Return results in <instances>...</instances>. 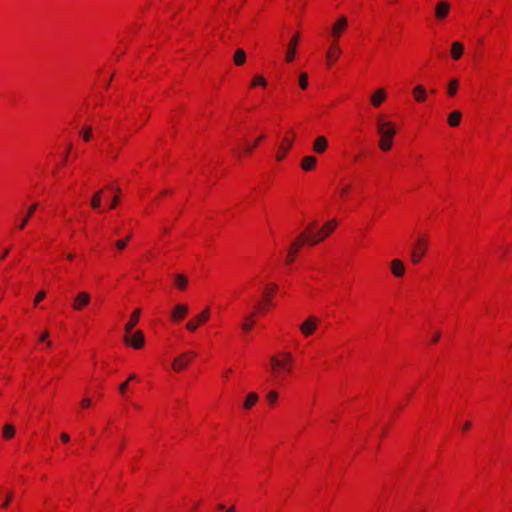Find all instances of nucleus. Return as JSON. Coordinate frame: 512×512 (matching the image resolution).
Wrapping results in <instances>:
<instances>
[{"label": "nucleus", "mask_w": 512, "mask_h": 512, "mask_svg": "<svg viewBox=\"0 0 512 512\" xmlns=\"http://www.w3.org/2000/svg\"><path fill=\"white\" fill-rule=\"evenodd\" d=\"M335 227L336 222L329 221L318 232H316L315 229L317 228V223L312 221L307 224L305 230L300 234V240L306 241L307 244L314 246L328 237L334 231Z\"/></svg>", "instance_id": "1"}, {"label": "nucleus", "mask_w": 512, "mask_h": 512, "mask_svg": "<svg viewBox=\"0 0 512 512\" xmlns=\"http://www.w3.org/2000/svg\"><path fill=\"white\" fill-rule=\"evenodd\" d=\"M377 132L380 136L379 147L382 151H388L393 145V137L396 134V128L391 121L384 120L379 116L376 123Z\"/></svg>", "instance_id": "2"}, {"label": "nucleus", "mask_w": 512, "mask_h": 512, "mask_svg": "<svg viewBox=\"0 0 512 512\" xmlns=\"http://www.w3.org/2000/svg\"><path fill=\"white\" fill-rule=\"evenodd\" d=\"M284 359H279L276 356H272L270 361L274 374L277 376L279 369L285 370L290 373L292 370L293 356L290 352L283 353Z\"/></svg>", "instance_id": "3"}, {"label": "nucleus", "mask_w": 512, "mask_h": 512, "mask_svg": "<svg viewBox=\"0 0 512 512\" xmlns=\"http://www.w3.org/2000/svg\"><path fill=\"white\" fill-rule=\"evenodd\" d=\"M123 340L126 344L132 346L134 349L142 348L145 343L144 334L140 330L131 333L125 332Z\"/></svg>", "instance_id": "4"}, {"label": "nucleus", "mask_w": 512, "mask_h": 512, "mask_svg": "<svg viewBox=\"0 0 512 512\" xmlns=\"http://www.w3.org/2000/svg\"><path fill=\"white\" fill-rule=\"evenodd\" d=\"M197 354L194 351H188L185 353H182L180 356H178L172 363V368L176 372H180L184 370L190 363V361L195 358Z\"/></svg>", "instance_id": "5"}, {"label": "nucleus", "mask_w": 512, "mask_h": 512, "mask_svg": "<svg viewBox=\"0 0 512 512\" xmlns=\"http://www.w3.org/2000/svg\"><path fill=\"white\" fill-rule=\"evenodd\" d=\"M426 247H427V244L423 239L418 238L416 240V244L411 252V260L413 263L417 264L420 262L421 258L423 257V255L426 252Z\"/></svg>", "instance_id": "6"}, {"label": "nucleus", "mask_w": 512, "mask_h": 512, "mask_svg": "<svg viewBox=\"0 0 512 512\" xmlns=\"http://www.w3.org/2000/svg\"><path fill=\"white\" fill-rule=\"evenodd\" d=\"M210 317V311H209V308H206L205 310H203L201 313H199L195 319L193 320H190L189 322H187L186 324V328L189 330V331H195L198 326L202 323H205Z\"/></svg>", "instance_id": "7"}, {"label": "nucleus", "mask_w": 512, "mask_h": 512, "mask_svg": "<svg viewBox=\"0 0 512 512\" xmlns=\"http://www.w3.org/2000/svg\"><path fill=\"white\" fill-rule=\"evenodd\" d=\"M89 303H90V294L87 292H80L75 296L74 301L72 303V308L75 311H81Z\"/></svg>", "instance_id": "8"}, {"label": "nucleus", "mask_w": 512, "mask_h": 512, "mask_svg": "<svg viewBox=\"0 0 512 512\" xmlns=\"http://www.w3.org/2000/svg\"><path fill=\"white\" fill-rule=\"evenodd\" d=\"M317 325V318L310 316L300 325V331L303 333L304 336H310L314 333Z\"/></svg>", "instance_id": "9"}, {"label": "nucleus", "mask_w": 512, "mask_h": 512, "mask_svg": "<svg viewBox=\"0 0 512 512\" xmlns=\"http://www.w3.org/2000/svg\"><path fill=\"white\" fill-rule=\"evenodd\" d=\"M348 19L344 16L340 17L339 20L332 27V36L335 42L338 41L342 32L347 28Z\"/></svg>", "instance_id": "10"}, {"label": "nucleus", "mask_w": 512, "mask_h": 512, "mask_svg": "<svg viewBox=\"0 0 512 512\" xmlns=\"http://www.w3.org/2000/svg\"><path fill=\"white\" fill-rule=\"evenodd\" d=\"M306 243V241L300 240V235L292 242L288 255H287V263H292L295 260V257L299 251L301 245Z\"/></svg>", "instance_id": "11"}, {"label": "nucleus", "mask_w": 512, "mask_h": 512, "mask_svg": "<svg viewBox=\"0 0 512 512\" xmlns=\"http://www.w3.org/2000/svg\"><path fill=\"white\" fill-rule=\"evenodd\" d=\"M450 11V5L446 1H439L435 7V16L439 20L446 18Z\"/></svg>", "instance_id": "12"}, {"label": "nucleus", "mask_w": 512, "mask_h": 512, "mask_svg": "<svg viewBox=\"0 0 512 512\" xmlns=\"http://www.w3.org/2000/svg\"><path fill=\"white\" fill-rule=\"evenodd\" d=\"M188 313V306L185 304H178L174 307L171 318L174 321H180L182 320Z\"/></svg>", "instance_id": "13"}, {"label": "nucleus", "mask_w": 512, "mask_h": 512, "mask_svg": "<svg viewBox=\"0 0 512 512\" xmlns=\"http://www.w3.org/2000/svg\"><path fill=\"white\" fill-rule=\"evenodd\" d=\"M278 289V285L276 283H269L263 291V299L266 305H271L272 296L275 291Z\"/></svg>", "instance_id": "14"}, {"label": "nucleus", "mask_w": 512, "mask_h": 512, "mask_svg": "<svg viewBox=\"0 0 512 512\" xmlns=\"http://www.w3.org/2000/svg\"><path fill=\"white\" fill-rule=\"evenodd\" d=\"M391 272L395 277H402L405 273V266L400 259L391 262Z\"/></svg>", "instance_id": "15"}, {"label": "nucleus", "mask_w": 512, "mask_h": 512, "mask_svg": "<svg viewBox=\"0 0 512 512\" xmlns=\"http://www.w3.org/2000/svg\"><path fill=\"white\" fill-rule=\"evenodd\" d=\"M140 313H141L140 309H136V310L132 313V315H131V317H130L129 321H128V322L126 323V325H125V328H124L125 332H127V333H131V332H132L133 328H134V327L137 325V323L139 322Z\"/></svg>", "instance_id": "16"}, {"label": "nucleus", "mask_w": 512, "mask_h": 512, "mask_svg": "<svg viewBox=\"0 0 512 512\" xmlns=\"http://www.w3.org/2000/svg\"><path fill=\"white\" fill-rule=\"evenodd\" d=\"M297 42H298V35L296 34L291 39V41H290V43L288 45V50H287V54H286L287 62H292L294 60L295 53H296Z\"/></svg>", "instance_id": "17"}, {"label": "nucleus", "mask_w": 512, "mask_h": 512, "mask_svg": "<svg viewBox=\"0 0 512 512\" xmlns=\"http://www.w3.org/2000/svg\"><path fill=\"white\" fill-rule=\"evenodd\" d=\"M340 53H341L340 47L338 46L337 42L334 41L327 52L328 62L331 64L332 62L336 61L338 59Z\"/></svg>", "instance_id": "18"}, {"label": "nucleus", "mask_w": 512, "mask_h": 512, "mask_svg": "<svg viewBox=\"0 0 512 512\" xmlns=\"http://www.w3.org/2000/svg\"><path fill=\"white\" fill-rule=\"evenodd\" d=\"M464 52V45L459 42H453L451 46V56L454 60H458L462 57Z\"/></svg>", "instance_id": "19"}, {"label": "nucleus", "mask_w": 512, "mask_h": 512, "mask_svg": "<svg viewBox=\"0 0 512 512\" xmlns=\"http://www.w3.org/2000/svg\"><path fill=\"white\" fill-rule=\"evenodd\" d=\"M327 148V140L324 136H319L315 139L313 144V150L316 153H323Z\"/></svg>", "instance_id": "20"}, {"label": "nucleus", "mask_w": 512, "mask_h": 512, "mask_svg": "<svg viewBox=\"0 0 512 512\" xmlns=\"http://www.w3.org/2000/svg\"><path fill=\"white\" fill-rule=\"evenodd\" d=\"M317 159L314 156H306L302 159L301 167L304 171H311L316 165Z\"/></svg>", "instance_id": "21"}, {"label": "nucleus", "mask_w": 512, "mask_h": 512, "mask_svg": "<svg viewBox=\"0 0 512 512\" xmlns=\"http://www.w3.org/2000/svg\"><path fill=\"white\" fill-rule=\"evenodd\" d=\"M38 207V204L37 203H34L32 204L31 206H29L28 208V211H27V214L23 217V219L20 221L18 227L19 229H23L25 228V226L27 225L30 217L33 215V213L36 211Z\"/></svg>", "instance_id": "22"}, {"label": "nucleus", "mask_w": 512, "mask_h": 512, "mask_svg": "<svg viewBox=\"0 0 512 512\" xmlns=\"http://www.w3.org/2000/svg\"><path fill=\"white\" fill-rule=\"evenodd\" d=\"M413 95L417 102H424L426 100V89L422 85H417L413 89Z\"/></svg>", "instance_id": "23"}, {"label": "nucleus", "mask_w": 512, "mask_h": 512, "mask_svg": "<svg viewBox=\"0 0 512 512\" xmlns=\"http://www.w3.org/2000/svg\"><path fill=\"white\" fill-rule=\"evenodd\" d=\"M255 324V316L254 314L246 315L244 318V322L241 325V328L244 332H249L252 330Z\"/></svg>", "instance_id": "24"}, {"label": "nucleus", "mask_w": 512, "mask_h": 512, "mask_svg": "<svg viewBox=\"0 0 512 512\" xmlns=\"http://www.w3.org/2000/svg\"><path fill=\"white\" fill-rule=\"evenodd\" d=\"M386 98V94L383 89L377 90L371 98L372 105L377 107L379 106Z\"/></svg>", "instance_id": "25"}, {"label": "nucleus", "mask_w": 512, "mask_h": 512, "mask_svg": "<svg viewBox=\"0 0 512 512\" xmlns=\"http://www.w3.org/2000/svg\"><path fill=\"white\" fill-rule=\"evenodd\" d=\"M462 114L460 111L456 110L449 114L448 116V124L451 127H456L460 124Z\"/></svg>", "instance_id": "26"}, {"label": "nucleus", "mask_w": 512, "mask_h": 512, "mask_svg": "<svg viewBox=\"0 0 512 512\" xmlns=\"http://www.w3.org/2000/svg\"><path fill=\"white\" fill-rule=\"evenodd\" d=\"M102 196H103V190L102 189L96 191L93 194L92 199H91V203H90L92 208H94V209L100 208Z\"/></svg>", "instance_id": "27"}, {"label": "nucleus", "mask_w": 512, "mask_h": 512, "mask_svg": "<svg viewBox=\"0 0 512 512\" xmlns=\"http://www.w3.org/2000/svg\"><path fill=\"white\" fill-rule=\"evenodd\" d=\"M246 61V53L243 49H237L234 54V63L237 66L243 65Z\"/></svg>", "instance_id": "28"}, {"label": "nucleus", "mask_w": 512, "mask_h": 512, "mask_svg": "<svg viewBox=\"0 0 512 512\" xmlns=\"http://www.w3.org/2000/svg\"><path fill=\"white\" fill-rule=\"evenodd\" d=\"M257 401H258V395L255 392L249 393L244 402V408L247 410L251 409Z\"/></svg>", "instance_id": "29"}, {"label": "nucleus", "mask_w": 512, "mask_h": 512, "mask_svg": "<svg viewBox=\"0 0 512 512\" xmlns=\"http://www.w3.org/2000/svg\"><path fill=\"white\" fill-rule=\"evenodd\" d=\"M175 284L179 289L183 290L186 288V286L188 284V279L182 274H176L175 275Z\"/></svg>", "instance_id": "30"}, {"label": "nucleus", "mask_w": 512, "mask_h": 512, "mask_svg": "<svg viewBox=\"0 0 512 512\" xmlns=\"http://www.w3.org/2000/svg\"><path fill=\"white\" fill-rule=\"evenodd\" d=\"M3 437L7 440L11 439L15 434V427L12 424H6L3 427Z\"/></svg>", "instance_id": "31"}, {"label": "nucleus", "mask_w": 512, "mask_h": 512, "mask_svg": "<svg viewBox=\"0 0 512 512\" xmlns=\"http://www.w3.org/2000/svg\"><path fill=\"white\" fill-rule=\"evenodd\" d=\"M459 82L456 78L451 79L448 83L447 93L449 96H454L457 92Z\"/></svg>", "instance_id": "32"}, {"label": "nucleus", "mask_w": 512, "mask_h": 512, "mask_svg": "<svg viewBox=\"0 0 512 512\" xmlns=\"http://www.w3.org/2000/svg\"><path fill=\"white\" fill-rule=\"evenodd\" d=\"M299 85L303 90L307 89L308 87V75L304 72L299 76Z\"/></svg>", "instance_id": "33"}, {"label": "nucleus", "mask_w": 512, "mask_h": 512, "mask_svg": "<svg viewBox=\"0 0 512 512\" xmlns=\"http://www.w3.org/2000/svg\"><path fill=\"white\" fill-rule=\"evenodd\" d=\"M81 135L83 137V139L85 141H89L91 136H92V128L90 126L88 127H85L82 131H81Z\"/></svg>", "instance_id": "34"}, {"label": "nucleus", "mask_w": 512, "mask_h": 512, "mask_svg": "<svg viewBox=\"0 0 512 512\" xmlns=\"http://www.w3.org/2000/svg\"><path fill=\"white\" fill-rule=\"evenodd\" d=\"M283 142L285 143V145H281L280 150H284L285 152H288L292 146L293 138L289 139V138L285 137Z\"/></svg>", "instance_id": "35"}, {"label": "nucleus", "mask_w": 512, "mask_h": 512, "mask_svg": "<svg viewBox=\"0 0 512 512\" xmlns=\"http://www.w3.org/2000/svg\"><path fill=\"white\" fill-rule=\"evenodd\" d=\"M266 84H267V82L262 76H256L252 81V86H256V85L265 86Z\"/></svg>", "instance_id": "36"}, {"label": "nucleus", "mask_w": 512, "mask_h": 512, "mask_svg": "<svg viewBox=\"0 0 512 512\" xmlns=\"http://www.w3.org/2000/svg\"><path fill=\"white\" fill-rule=\"evenodd\" d=\"M263 137H264V136H260V137L255 141V142H253V145H247V146L245 147V152H246L247 154L252 153V151H253L254 147H256V146L258 145V143L260 142V140H261Z\"/></svg>", "instance_id": "37"}, {"label": "nucleus", "mask_w": 512, "mask_h": 512, "mask_svg": "<svg viewBox=\"0 0 512 512\" xmlns=\"http://www.w3.org/2000/svg\"><path fill=\"white\" fill-rule=\"evenodd\" d=\"M12 498H13V492L12 491H8L7 494H6L5 500H4L3 504H2V507L3 508H7L9 506Z\"/></svg>", "instance_id": "38"}, {"label": "nucleus", "mask_w": 512, "mask_h": 512, "mask_svg": "<svg viewBox=\"0 0 512 512\" xmlns=\"http://www.w3.org/2000/svg\"><path fill=\"white\" fill-rule=\"evenodd\" d=\"M277 398H278V394L276 391H270L267 394V399L270 402V404H274L276 402Z\"/></svg>", "instance_id": "39"}, {"label": "nucleus", "mask_w": 512, "mask_h": 512, "mask_svg": "<svg viewBox=\"0 0 512 512\" xmlns=\"http://www.w3.org/2000/svg\"><path fill=\"white\" fill-rule=\"evenodd\" d=\"M46 297L45 291H39L34 299V304L37 305L40 301H42Z\"/></svg>", "instance_id": "40"}, {"label": "nucleus", "mask_w": 512, "mask_h": 512, "mask_svg": "<svg viewBox=\"0 0 512 512\" xmlns=\"http://www.w3.org/2000/svg\"><path fill=\"white\" fill-rule=\"evenodd\" d=\"M128 384L129 382L128 381H125L123 383H121L119 385V392L122 394V395H125L126 391H127V388H128Z\"/></svg>", "instance_id": "41"}, {"label": "nucleus", "mask_w": 512, "mask_h": 512, "mask_svg": "<svg viewBox=\"0 0 512 512\" xmlns=\"http://www.w3.org/2000/svg\"><path fill=\"white\" fill-rule=\"evenodd\" d=\"M126 245H127V242L124 239L123 240H118L116 242V247H117L118 250H123L126 247Z\"/></svg>", "instance_id": "42"}, {"label": "nucleus", "mask_w": 512, "mask_h": 512, "mask_svg": "<svg viewBox=\"0 0 512 512\" xmlns=\"http://www.w3.org/2000/svg\"><path fill=\"white\" fill-rule=\"evenodd\" d=\"M286 153H287V152H285L284 150H281V152H279V153L276 155V160H277V161H282V160L284 159V157H285V154H286Z\"/></svg>", "instance_id": "43"}, {"label": "nucleus", "mask_w": 512, "mask_h": 512, "mask_svg": "<svg viewBox=\"0 0 512 512\" xmlns=\"http://www.w3.org/2000/svg\"><path fill=\"white\" fill-rule=\"evenodd\" d=\"M90 403H91L90 399L85 398V399H83V400L81 401V406H82V407H84V408H87V407H89V406H90Z\"/></svg>", "instance_id": "44"}, {"label": "nucleus", "mask_w": 512, "mask_h": 512, "mask_svg": "<svg viewBox=\"0 0 512 512\" xmlns=\"http://www.w3.org/2000/svg\"><path fill=\"white\" fill-rule=\"evenodd\" d=\"M118 201H119L118 196H117V195H116V196H113V199H112V203H111V205H110V208H111V209L115 208V207H116V205H117V203H118Z\"/></svg>", "instance_id": "45"}, {"label": "nucleus", "mask_w": 512, "mask_h": 512, "mask_svg": "<svg viewBox=\"0 0 512 512\" xmlns=\"http://www.w3.org/2000/svg\"><path fill=\"white\" fill-rule=\"evenodd\" d=\"M49 337V332L47 330H45L42 335L40 336L39 340L40 341H46V339Z\"/></svg>", "instance_id": "46"}, {"label": "nucleus", "mask_w": 512, "mask_h": 512, "mask_svg": "<svg viewBox=\"0 0 512 512\" xmlns=\"http://www.w3.org/2000/svg\"><path fill=\"white\" fill-rule=\"evenodd\" d=\"M61 439H62L63 442H68L70 437H69V435L67 433H62L61 434Z\"/></svg>", "instance_id": "47"}, {"label": "nucleus", "mask_w": 512, "mask_h": 512, "mask_svg": "<svg viewBox=\"0 0 512 512\" xmlns=\"http://www.w3.org/2000/svg\"><path fill=\"white\" fill-rule=\"evenodd\" d=\"M71 148H72V144L70 143V144H68V147H67V151H66V153H64V156H65V157H64V162H66V161H67L68 153H69V151H70V149H71Z\"/></svg>", "instance_id": "48"}, {"label": "nucleus", "mask_w": 512, "mask_h": 512, "mask_svg": "<svg viewBox=\"0 0 512 512\" xmlns=\"http://www.w3.org/2000/svg\"><path fill=\"white\" fill-rule=\"evenodd\" d=\"M440 339V332H436L432 338V342H437Z\"/></svg>", "instance_id": "49"}, {"label": "nucleus", "mask_w": 512, "mask_h": 512, "mask_svg": "<svg viewBox=\"0 0 512 512\" xmlns=\"http://www.w3.org/2000/svg\"><path fill=\"white\" fill-rule=\"evenodd\" d=\"M133 380H137V376H136V374L132 373V374L129 375V378H128L127 381L129 382V381H133Z\"/></svg>", "instance_id": "50"}, {"label": "nucleus", "mask_w": 512, "mask_h": 512, "mask_svg": "<svg viewBox=\"0 0 512 512\" xmlns=\"http://www.w3.org/2000/svg\"><path fill=\"white\" fill-rule=\"evenodd\" d=\"M471 425H472V424H471V422L467 421V422H465V424L463 425V429H464V430H468V429L471 427Z\"/></svg>", "instance_id": "51"}, {"label": "nucleus", "mask_w": 512, "mask_h": 512, "mask_svg": "<svg viewBox=\"0 0 512 512\" xmlns=\"http://www.w3.org/2000/svg\"><path fill=\"white\" fill-rule=\"evenodd\" d=\"M9 253V249H6L3 253L0 255V259H4Z\"/></svg>", "instance_id": "52"}, {"label": "nucleus", "mask_w": 512, "mask_h": 512, "mask_svg": "<svg viewBox=\"0 0 512 512\" xmlns=\"http://www.w3.org/2000/svg\"><path fill=\"white\" fill-rule=\"evenodd\" d=\"M348 193V188H344L341 192L342 196H345Z\"/></svg>", "instance_id": "53"}, {"label": "nucleus", "mask_w": 512, "mask_h": 512, "mask_svg": "<svg viewBox=\"0 0 512 512\" xmlns=\"http://www.w3.org/2000/svg\"><path fill=\"white\" fill-rule=\"evenodd\" d=\"M225 512H235V508L234 507H230L229 509H227Z\"/></svg>", "instance_id": "54"}, {"label": "nucleus", "mask_w": 512, "mask_h": 512, "mask_svg": "<svg viewBox=\"0 0 512 512\" xmlns=\"http://www.w3.org/2000/svg\"><path fill=\"white\" fill-rule=\"evenodd\" d=\"M73 257H74V256H73V254H68V255H67V259H69V260H72V259H73Z\"/></svg>", "instance_id": "55"}, {"label": "nucleus", "mask_w": 512, "mask_h": 512, "mask_svg": "<svg viewBox=\"0 0 512 512\" xmlns=\"http://www.w3.org/2000/svg\"><path fill=\"white\" fill-rule=\"evenodd\" d=\"M218 508H219L220 510H223V509H224V505H223V504H220V505L218 506Z\"/></svg>", "instance_id": "56"}, {"label": "nucleus", "mask_w": 512, "mask_h": 512, "mask_svg": "<svg viewBox=\"0 0 512 512\" xmlns=\"http://www.w3.org/2000/svg\"><path fill=\"white\" fill-rule=\"evenodd\" d=\"M117 157V153H112V158H116Z\"/></svg>", "instance_id": "57"}, {"label": "nucleus", "mask_w": 512, "mask_h": 512, "mask_svg": "<svg viewBox=\"0 0 512 512\" xmlns=\"http://www.w3.org/2000/svg\"><path fill=\"white\" fill-rule=\"evenodd\" d=\"M131 235H126V242L130 239Z\"/></svg>", "instance_id": "58"}, {"label": "nucleus", "mask_w": 512, "mask_h": 512, "mask_svg": "<svg viewBox=\"0 0 512 512\" xmlns=\"http://www.w3.org/2000/svg\"><path fill=\"white\" fill-rule=\"evenodd\" d=\"M47 346L48 347H51L52 346V343L50 341L47 342Z\"/></svg>", "instance_id": "59"}]
</instances>
